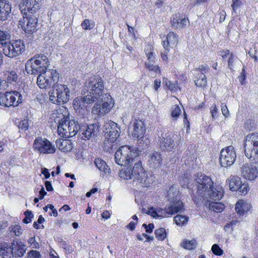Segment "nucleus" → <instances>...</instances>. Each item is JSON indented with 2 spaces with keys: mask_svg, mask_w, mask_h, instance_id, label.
I'll return each mask as SVG.
<instances>
[{
  "mask_svg": "<svg viewBox=\"0 0 258 258\" xmlns=\"http://www.w3.org/2000/svg\"><path fill=\"white\" fill-rule=\"evenodd\" d=\"M60 109L54 110L51 114L50 119L52 121L51 126L57 127L58 134L65 138L66 131H67L68 123L70 120L69 117V113Z\"/></svg>",
  "mask_w": 258,
  "mask_h": 258,
  "instance_id": "39448f33",
  "label": "nucleus"
},
{
  "mask_svg": "<svg viewBox=\"0 0 258 258\" xmlns=\"http://www.w3.org/2000/svg\"><path fill=\"white\" fill-rule=\"evenodd\" d=\"M11 36L7 31L0 30V44L3 48L10 41Z\"/></svg>",
  "mask_w": 258,
  "mask_h": 258,
  "instance_id": "e433bc0d",
  "label": "nucleus"
},
{
  "mask_svg": "<svg viewBox=\"0 0 258 258\" xmlns=\"http://www.w3.org/2000/svg\"><path fill=\"white\" fill-rule=\"evenodd\" d=\"M208 194L203 196L202 198L204 200L207 199L209 201L208 199H210L213 200H219L223 196V191L222 190L221 187L218 186L214 187L213 185L208 190Z\"/></svg>",
  "mask_w": 258,
  "mask_h": 258,
  "instance_id": "393cba45",
  "label": "nucleus"
},
{
  "mask_svg": "<svg viewBox=\"0 0 258 258\" xmlns=\"http://www.w3.org/2000/svg\"><path fill=\"white\" fill-rule=\"evenodd\" d=\"M119 176L124 179H133L134 181H137L143 187H149L153 180L152 176H147L140 161L135 163L132 168L120 170Z\"/></svg>",
  "mask_w": 258,
  "mask_h": 258,
  "instance_id": "f257e3e1",
  "label": "nucleus"
},
{
  "mask_svg": "<svg viewBox=\"0 0 258 258\" xmlns=\"http://www.w3.org/2000/svg\"><path fill=\"white\" fill-rule=\"evenodd\" d=\"M139 152L138 148H133L126 145L122 146L115 153V162L119 165H127L138 157Z\"/></svg>",
  "mask_w": 258,
  "mask_h": 258,
  "instance_id": "20e7f679",
  "label": "nucleus"
},
{
  "mask_svg": "<svg viewBox=\"0 0 258 258\" xmlns=\"http://www.w3.org/2000/svg\"><path fill=\"white\" fill-rule=\"evenodd\" d=\"M104 88V85L101 78L95 76L88 79L84 90L86 93L91 94L93 98L98 101L102 96Z\"/></svg>",
  "mask_w": 258,
  "mask_h": 258,
  "instance_id": "0eeeda50",
  "label": "nucleus"
},
{
  "mask_svg": "<svg viewBox=\"0 0 258 258\" xmlns=\"http://www.w3.org/2000/svg\"><path fill=\"white\" fill-rule=\"evenodd\" d=\"M95 26L93 21L88 19H85L81 24V26L85 30H91Z\"/></svg>",
  "mask_w": 258,
  "mask_h": 258,
  "instance_id": "37998d69",
  "label": "nucleus"
},
{
  "mask_svg": "<svg viewBox=\"0 0 258 258\" xmlns=\"http://www.w3.org/2000/svg\"><path fill=\"white\" fill-rule=\"evenodd\" d=\"M4 79L8 83H11L13 82H16L18 79V75L15 72L7 71L4 75Z\"/></svg>",
  "mask_w": 258,
  "mask_h": 258,
  "instance_id": "c9c22d12",
  "label": "nucleus"
},
{
  "mask_svg": "<svg viewBox=\"0 0 258 258\" xmlns=\"http://www.w3.org/2000/svg\"><path fill=\"white\" fill-rule=\"evenodd\" d=\"M235 58H234V55L231 53L230 54V56L229 57V59H228V68L231 70L232 71L233 70V63H234V62L235 61Z\"/></svg>",
  "mask_w": 258,
  "mask_h": 258,
  "instance_id": "052dcab7",
  "label": "nucleus"
},
{
  "mask_svg": "<svg viewBox=\"0 0 258 258\" xmlns=\"http://www.w3.org/2000/svg\"><path fill=\"white\" fill-rule=\"evenodd\" d=\"M248 186L246 183H242L240 184V185L239 186L238 189L237 190L239 191L241 193L242 195H245L248 190Z\"/></svg>",
  "mask_w": 258,
  "mask_h": 258,
  "instance_id": "5fc2aeb1",
  "label": "nucleus"
},
{
  "mask_svg": "<svg viewBox=\"0 0 258 258\" xmlns=\"http://www.w3.org/2000/svg\"><path fill=\"white\" fill-rule=\"evenodd\" d=\"M49 94L50 100L54 104L63 103L70 99V90L63 84H54Z\"/></svg>",
  "mask_w": 258,
  "mask_h": 258,
  "instance_id": "6e6552de",
  "label": "nucleus"
},
{
  "mask_svg": "<svg viewBox=\"0 0 258 258\" xmlns=\"http://www.w3.org/2000/svg\"><path fill=\"white\" fill-rule=\"evenodd\" d=\"M100 126L99 123L96 122L84 126V128H80L82 138L84 140H94L100 132Z\"/></svg>",
  "mask_w": 258,
  "mask_h": 258,
  "instance_id": "6ab92c4d",
  "label": "nucleus"
},
{
  "mask_svg": "<svg viewBox=\"0 0 258 258\" xmlns=\"http://www.w3.org/2000/svg\"><path fill=\"white\" fill-rule=\"evenodd\" d=\"M178 36L173 32H170L167 35L166 40L162 41L163 46L165 50L169 51V48L175 47L178 42Z\"/></svg>",
  "mask_w": 258,
  "mask_h": 258,
  "instance_id": "b1692460",
  "label": "nucleus"
},
{
  "mask_svg": "<svg viewBox=\"0 0 258 258\" xmlns=\"http://www.w3.org/2000/svg\"><path fill=\"white\" fill-rule=\"evenodd\" d=\"M56 147L63 152H70L73 148V143L71 140L59 139L56 141Z\"/></svg>",
  "mask_w": 258,
  "mask_h": 258,
  "instance_id": "c85d7f7f",
  "label": "nucleus"
},
{
  "mask_svg": "<svg viewBox=\"0 0 258 258\" xmlns=\"http://www.w3.org/2000/svg\"><path fill=\"white\" fill-rule=\"evenodd\" d=\"M171 211V215L175 214L177 213L183 212L184 210V206L181 201L178 200L174 201L172 204L168 207Z\"/></svg>",
  "mask_w": 258,
  "mask_h": 258,
  "instance_id": "473e14b6",
  "label": "nucleus"
},
{
  "mask_svg": "<svg viewBox=\"0 0 258 258\" xmlns=\"http://www.w3.org/2000/svg\"><path fill=\"white\" fill-rule=\"evenodd\" d=\"M45 185L46 187V189L47 191H49L53 190V188L51 183L50 181H46L45 182Z\"/></svg>",
  "mask_w": 258,
  "mask_h": 258,
  "instance_id": "338daca9",
  "label": "nucleus"
},
{
  "mask_svg": "<svg viewBox=\"0 0 258 258\" xmlns=\"http://www.w3.org/2000/svg\"><path fill=\"white\" fill-rule=\"evenodd\" d=\"M179 135L177 134H172V133H167L162 134L160 138V146L161 149L164 151H171L175 146V144L178 145Z\"/></svg>",
  "mask_w": 258,
  "mask_h": 258,
  "instance_id": "2eb2a0df",
  "label": "nucleus"
},
{
  "mask_svg": "<svg viewBox=\"0 0 258 258\" xmlns=\"http://www.w3.org/2000/svg\"><path fill=\"white\" fill-rule=\"evenodd\" d=\"M155 234L157 239L159 240H164L166 237L165 229L161 228L155 230Z\"/></svg>",
  "mask_w": 258,
  "mask_h": 258,
  "instance_id": "79ce46f5",
  "label": "nucleus"
},
{
  "mask_svg": "<svg viewBox=\"0 0 258 258\" xmlns=\"http://www.w3.org/2000/svg\"><path fill=\"white\" fill-rule=\"evenodd\" d=\"M80 126L77 121L70 120L68 123L67 131H66V138L74 137L80 131Z\"/></svg>",
  "mask_w": 258,
  "mask_h": 258,
  "instance_id": "bb28decb",
  "label": "nucleus"
},
{
  "mask_svg": "<svg viewBox=\"0 0 258 258\" xmlns=\"http://www.w3.org/2000/svg\"><path fill=\"white\" fill-rule=\"evenodd\" d=\"M17 123V126L19 128L25 131L28 129L29 121L27 119H24L23 120L19 121Z\"/></svg>",
  "mask_w": 258,
  "mask_h": 258,
  "instance_id": "de8ad7c7",
  "label": "nucleus"
},
{
  "mask_svg": "<svg viewBox=\"0 0 258 258\" xmlns=\"http://www.w3.org/2000/svg\"><path fill=\"white\" fill-rule=\"evenodd\" d=\"M196 85L198 87H203L207 85V78H203L201 79H197L195 81Z\"/></svg>",
  "mask_w": 258,
  "mask_h": 258,
  "instance_id": "6e6d98bb",
  "label": "nucleus"
},
{
  "mask_svg": "<svg viewBox=\"0 0 258 258\" xmlns=\"http://www.w3.org/2000/svg\"><path fill=\"white\" fill-rule=\"evenodd\" d=\"M94 163L100 171L104 172L105 174L110 173V168L104 160L99 158L96 159Z\"/></svg>",
  "mask_w": 258,
  "mask_h": 258,
  "instance_id": "72a5a7b5",
  "label": "nucleus"
},
{
  "mask_svg": "<svg viewBox=\"0 0 258 258\" xmlns=\"http://www.w3.org/2000/svg\"><path fill=\"white\" fill-rule=\"evenodd\" d=\"M155 62H150L146 61L145 63L146 68H147L149 71H153L156 74L160 73V70L158 65L155 64Z\"/></svg>",
  "mask_w": 258,
  "mask_h": 258,
  "instance_id": "ea45409f",
  "label": "nucleus"
},
{
  "mask_svg": "<svg viewBox=\"0 0 258 258\" xmlns=\"http://www.w3.org/2000/svg\"><path fill=\"white\" fill-rule=\"evenodd\" d=\"M226 183L228 184L230 189L232 191H237L241 181L240 178L237 176H230L226 180Z\"/></svg>",
  "mask_w": 258,
  "mask_h": 258,
  "instance_id": "7c9ffc66",
  "label": "nucleus"
},
{
  "mask_svg": "<svg viewBox=\"0 0 258 258\" xmlns=\"http://www.w3.org/2000/svg\"><path fill=\"white\" fill-rule=\"evenodd\" d=\"M23 101L22 95L17 91L0 92V105L6 107L17 106Z\"/></svg>",
  "mask_w": 258,
  "mask_h": 258,
  "instance_id": "f8f14e48",
  "label": "nucleus"
},
{
  "mask_svg": "<svg viewBox=\"0 0 258 258\" xmlns=\"http://www.w3.org/2000/svg\"><path fill=\"white\" fill-rule=\"evenodd\" d=\"M37 84L40 89H46L57 83L58 73L55 70L49 69L38 74Z\"/></svg>",
  "mask_w": 258,
  "mask_h": 258,
  "instance_id": "1a4fd4ad",
  "label": "nucleus"
},
{
  "mask_svg": "<svg viewBox=\"0 0 258 258\" xmlns=\"http://www.w3.org/2000/svg\"><path fill=\"white\" fill-rule=\"evenodd\" d=\"M42 6L41 0H23L19 7L22 16H36Z\"/></svg>",
  "mask_w": 258,
  "mask_h": 258,
  "instance_id": "ddd939ff",
  "label": "nucleus"
},
{
  "mask_svg": "<svg viewBox=\"0 0 258 258\" xmlns=\"http://www.w3.org/2000/svg\"><path fill=\"white\" fill-rule=\"evenodd\" d=\"M176 224L179 226H183L188 221V217L181 215H177L174 218Z\"/></svg>",
  "mask_w": 258,
  "mask_h": 258,
  "instance_id": "4c0bfd02",
  "label": "nucleus"
},
{
  "mask_svg": "<svg viewBox=\"0 0 258 258\" xmlns=\"http://www.w3.org/2000/svg\"><path fill=\"white\" fill-rule=\"evenodd\" d=\"M225 208L224 204L220 202H211L209 204V209L215 212H221Z\"/></svg>",
  "mask_w": 258,
  "mask_h": 258,
  "instance_id": "58836bf2",
  "label": "nucleus"
},
{
  "mask_svg": "<svg viewBox=\"0 0 258 258\" xmlns=\"http://www.w3.org/2000/svg\"><path fill=\"white\" fill-rule=\"evenodd\" d=\"M244 147L245 156L258 163V133L248 134L245 138Z\"/></svg>",
  "mask_w": 258,
  "mask_h": 258,
  "instance_id": "423d86ee",
  "label": "nucleus"
},
{
  "mask_svg": "<svg viewBox=\"0 0 258 258\" xmlns=\"http://www.w3.org/2000/svg\"><path fill=\"white\" fill-rule=\"evenodd\" d=\"M158 218H163L168 217L171 215V211L169 208H165L164 209H158Z\"/></svg>",
  "mask_w": 258,
  "mask_h": 258,
  "instance_id": "a19ab883",
  "label": "nucleus"
},
{
  "mask_svg": "<svg viewBox=\"0 0 258 258\" xmlns=\"http://www.w3.org/2000/svg\"><path fill=\"white\" fill-rule=\"evenodd\" d=\"M236 158V152L232 146L226 147L221 151L219 157L220 163L223 167L231 166Z\"/></svg>",
  "mask_w": 258,
  "mask_h": 258,
  "instance_id": "dca6fc26",
  "label": "nucleus"
},
{
  "mask_svg": "<svg viewBox=\"0 0 258 258\" xmlns=\"http://www.w3.org/2000/svg\"><path fill=\"white\" fill-rule=\"evenodd\" d=\"M198 196L202 198L208 194V190L213 185L212 179L208 176L200 174L195 178Z\"/></svg>",
  "mask_w": 258,
  "mask_h": 258,
  "instance_id": "4468645a",
  "label": "nucleus"
},
{
  "mask_svg": "<svg viewBox=\"0 0 258 258\" xmlns=\"http://www.w3.org/2000/svg\"><path fill=\"white\" fill-rule=\"evenodd\" d=\"M210 110L211 115L213 118L216 117L218 113V109L217 106L215 104H214L212 106H211Z\"/></svg>",
  "mask_w": 258,
  "mask_h": 258,
  "instance_id": "bf43d9fd",
  "label": "nucleus"
},
{
  "mask_svg": "<svg viewBox=\"0 0 258 258\" xmlns=\"http://www.w3.org/2000/svg\"><path fill=\"white\" fill-rule=\"evenodd\" d=\"M242 174L245 179L254 180L258 175V171L254 167L244 166L242 168Z\"/></svg>",
  "mask_w": 258,
  "mask_h": 258,
  "instance_id": "cd10ccee",
  "label": "nucleus"
},
{
  "mask_svg": "<svg viewBox=\"0 0 258 258\" xmlns=\"http://www.w3.org/2000/svg\"><path fill=\"white\" fill-rule=\"evenodd\" d=\"M97 100L93 98L91 94H84L82 97L76 98L73 101V106L78 114H80L81 117H84V115L87 113V105L95 102Z\"/></svg>",
  "mask_w": 258,
  "mask_h": 258,
  "instance_id": "9d476101",
  "label": "nucleus"
},
{
  "mask_svg": "<svg viewBox=\"0 0 258 258\" xmlns=\"http://www.w3.org/2000/svg\"><path fill=\"white\" fill-rule=\"evenodd\" d=\"M246 77L244 74V69H243L240 76L239 77V82L241 84H243L245 80Z\"/></svg>",
  "mask_w": 258,
  "mask_h": 258,
  "instance_id": "69168bd1",
  "label": "nucleus"
},
{
  "mask_svg": "<svg viewBox=\"0 0 258 258\" xmlns=\"http://www.w3.org/2000/svg\"><path fill=\"white\" fill-rule=\"evenodd\" d=\"M24 215L25 216V218L23 220V222L24 223L28 224L31 222V219L33 217V215L31 211L27 210L25 212Z\"/></svg>",
  "mask_w": 258,
  "mask_h": 258,
  "instance_id": "3c124183",
  "label": "nucleus"
},
{
  "mask_svg": "<svg viewBox=\"0 0 258 258\" xmlns=\"http://www.w3.org/2000/svg\"><path fill=\"white\" fill-rule=\"evenodd\" d=\"M48 57L42 54H37L27 61L25 70L28 74L37 75L38 74L48 70Z\"/></svg>",
  "mask_w": 258,
  "mask_h": 258,
  "instance_id": "7ed1b4c3",
  "label": "nucleus"
},
{
  "mask_svg": "<svg viewBox=\"0 0 258 258\" xmlns=\"http://www.w3.org/2000/svg\"><path fill=\"white\" fill-rule=\"evenodd\" d=\"M137 139L138 146L142 149H146L150 145V142L148 138L145 135L140 136L139 138H136Z\"/></svg>",
  "mask_w": 258,
  "mask_h": 258,
  "instance_id": "f704fd0d",
  "label": "nucleus"
},
{
  "mask_svg": "<svg viewBox=\"0 0 258 258\" xmlns=\"http://www.w3.org/2000/svg\"><path fill=\"white\" fill-rule=\"evenodd\" d=\"M211 250L213 253L216 255L221 256L223 253V250L217 244L212 245Z\"/></svg>",
  "mask_w": 258,
  "mask_h": 258,
  "instance_id": "8fccbe9b",
  "label": "nucleus"
},
{
  "mask_svg": "<svg viewBox=\"0 0 258 258\" xmlns=\"http://www.w3.org/2000/svg\"><path fill=\"white\" fill-rule=\"evenodd\" d=\"M25 49V46L20 39L13 40L7 43L3 48V53L9 57L13 58L22 53Z\"/></svg>",
  "mask_w": 258,
  "mask_h": 258,
  "instance_id": "9b49d317",
  "label": "nucleus"
},
{
  "mask_svg": "<svg viewBox=\"0 0 258 258\" xmlns=\"http://www.w3.org/2000/svg\"><path fill=\"white\" fill-rule=\"evenodd\" d=\"M33 148L40 153L52 154L55 152V149L50 142L41 137H38L34 140Z\"/></svg>",
  "mask_w": 258,
  "mask_h": 258,
  "instance_id": "a211bd4d",
  "label": "nucleus"
},
{
  "mask_svg": "<svg viewBox=\"0 0 258 258\" xmlns=\"http://www.w3.org/2000/svg\"><path fill=\"white\" fill-rule=\"evenodd\" d=\"M41 173L44 175L46 179H47L50 177V173L47 168H42Z\"/></svg>",
  "mask_w": 258,
  "mask_h": 258,
  "instance_id": "774afa93",
  "label": "nucleus"
},
{
  "mask_svg": "<svg viewBox=\"0 0 258 258\" xmlns=\"http://www.w3.org/2000/svg\"><path fill=\"white\" fill-rule=\"evenodd\" d=\"M28 256L30 258H39L40 257V254L38 251L31 250L29 252Z\"/></svg>",
  "mask_w": 258,
  "mask_h": 258,
  "instance_id": "e2e57ef3",
  "label": "nucleus"
},
{
  "mask_svg": "<svg viewBox=\"0 0 258 258\" xmlns=\"http://www.w3.org/2000/svg\"><path fill=\"white\" fill-rule=\"evenodd\" d=\"M221 107L223 115L225 117H228L229 115V111L226 104L224 103H222L221 104Z\"/></svg>",
  "mask_w": 258,
  "mask_h": 258,
  "instance_id": "4d7b16f0",
  "label": "nucleus"
},
{
  "mask_svg": "<svg viewBox=\"0 0 258 258\" xmlns=\"http://www.w3.org/2000/svg\"><path fill=\"white\" fill-rule=\"evenodd\" d=\"M28 242L33 248H38L39 247V243L36 241L35 237H30L28 239Z\"/></svg>",
  "mask_w": 258,
  "mask_h": 258,
  "instance_id": "0e129e2a",
  "label": "nucleus"
},
{
  "mask_svg": "<svg viewBox=\"0 0 258 258\" xmlns=\"http://www.w3.org/2000/svg\"><path fill=\"white\" fill-rule=\"evenodd\" d=\"M60 245L65 250L66 252L69 254L72 253L73 251V247L69 245L66 241H64L62 238L59 241Z\"/></svg>",
  "mask_w": 258,
  "mask_h": 258,
  "instance_id": "a18cd8bd",
  "label": "nucleus"
},
{
  "mask_svg": "<svg viewBox=\"0 0 258 258\" xmlns=\"http://www.w3.org/2000/svg\"><path fill=\"white\" fill-rule=\"evenodd\" d=\"M181 109L177 105H175L174 108L171 111V116L174 120H176L180 114Z\"/></svg>",
  "mask_w": 258,
  "mask_h": 258,
  "instance_id": "09e8293b",
  "label": "nucleus"
},
{
  "mask_svg": "<svg viewBox=\"0 0 258 258\" xmlns=\"http://www.w3.org/2000/svg\"><path fill=\"white\" fill-rule=\"evenodd\" d=\"M102 99L100 98L98 101H96V102L92 108V112L94 114L104 115L110 111V105L107 101H103Z\"/></svg>",
  "mask_w": 258,
  "mask_h": 258,
  "instance_id": "4be33fe9",
  "label": "nucleus"
},
{
  "mask_svg": "<svg viewBox=\"0 0 258 258\" xmlns=\"http://www.w3.org/2000/svg\"><path fill=\"white\" fill-rule=\"evenodd\" d=\"M163 83L167 86L168 89L171 91L175 90L178 87L177 81H175L174 83H172L166 78H164L163 79Z\"/></svg>",
  "mask_w": 258,
  "mask_h": 258,
  "instance_id": "49530a36",
  "label": "nucleus"
},
{
  "mask_svg": "<svg viewBox=\"0 0 258 258\" xmlns=\"http://www.w3.org/2000/svg\"><path fill=\"white\" fill-rule=\"evenodd\" d=\"M189 22L186 18L179 14L173 15L171 18V25L173 28L182 29L189 25Z\"/></svg>",
  "mask_w": 258,
  "mask_h": 258,
  "instance_id": "412c9836",
  "label": "nucleus"
},
{
  "mask_svg": "<svg viewBox=\"0 0 258 258\" xmlns=\"http://www.w3.org/2000/svg\"><path fill=\"white\" fill-rule=\"evenodd\" d=\"M209 68L207 65H200L199 67L196 69L195 72H199L200 74H205L209 72Z\"/></svg>",
  "mask_w": 258,
  "mask_h": 258,
  "instance_id": "864d4df0",
  "label": "nucleus"
},
{
  "mask_svg": "<svg viewBox=\"0 0 258 258\" xmlns=\"http://www.w3.org/2000/svg\"><path fill=\"white\" fill-rule=\"evenodd\" d=\"M11 232L14 233L16 236H19L22 234L23 230L20 225H15L12 228Z\"/></svg>",
  "mask_w": 258,
  "mask_h": 258,
  "instance_id": "603ef678",
  "label": "nucleus"
},
{
  "mask_svg": "<svg viewBox=\"0 0 258 258\" xmlns=\"http://www.w3.org/2000/svg\"><path fill=\"white\" fill-rule=\"evenodd\" d=\"M23 21H20V23H23L22 26L23 30L26 33H33L36 30L37 24V16H23Z\"/></svg>",
  "mask_w": 258,
  "mask_h": 258,
  "instance_id": "aec40b11",
  "label": "nucleus"
},
{
  "mask_svg": "<svg viewBox=\"0 0 258 258\" xmlns=\"http://www.w3.org/2000/svg\"><path fill=\"white\" fill-rule=\"evenodd\" d=\"M11 12V6L4 1L0 2V21H4Z\"/></svg>",
  "mask_w": 258,
  "mask_h": 258,
  "instance_id": "c756f323",
  "label": "nucleus"
},
{
  "mask_svg": "<svg viewBox=\"0 0 258 258\" xmlns=\"http://www.w3.org/2000/svg\"><path fill=\"white\" fill-rule=\"evenodd\" d=\"M158 209H155L153 207L150 208L148 211V214L150 215L154 218H158Z\"/></svg>",
  "mask_w": 258,
  "mask_h": 258,
  "instance_id": "680f3d73",
  "label": "nucleus"
},
{
  "mask_svg": "<svg viewBox=\"0 0 258 258\" xmlns=\"http://www.w3.org/2000/svg\"><path fill=\"white\" fill-rule=\"evenodd\" d=\"M250 207V205L242 200L238 201L235 206V210L239 215H243L245 212L248 211Z\"/></svg>",
  "mask_w": 258,
  "mask_h": 258,
  "instance_id": "2f4dec72",
  "label": "nucleus"
},
{
  "mask_svg": "<svg viewBox=\"0 0 258 258\" xmlns=\"http://www.w3.org/2000/svg\"><path fill=\"white\" fill-rule=\"evenodd\" d=\"M26 246L20 240L11 243L5 242L0 244V256L3 258L22 257L26 252Z\"/></svg>",
  "mask_w": 258,
  "mask_h": 258,
  "instance_id": "f03ea898",
  "label": "nucleus"
},
{
  "mask_svg": "<svg viewBox=\"0 0 258 258\" xmlns=\"http://www.w3.org/2000/svg\"><path fill=\"white\" fill-rule=\"evenodd\" d=\"M104 137L108 141L114 143L120 133V127L112 121H108L104 125Z\"/></svg>",
  "mask_w": 258,
  "mask_h": 258,
  "instance_id": "f3484780",
  "label": "nucleus"
},
{
  "mask_svg": "<svg viewBox=\"0 0 258 258\" xmlns=\"http://www.w3.org/2000/svg\"><path fill=\"white\" fill-rule=\"evenodd\" d=\"M146 127L145 123L141 120L136 119L133 123V131L132 136L133 138H139L145 135Z\"/></svg>",
  "mask_w": 258,
  "mask_h": 258,
  "instance_id": "5701e85b",
  "label": "nucleus"
},
{
  "mask_svg": "<svg viewBox=\"0 0 258 258\" xmlns=\"http://www.w3.org/2000/svg\"><path fill=\"white\" fill-rule=\"evenodd\" d=\"M183 247L187 249L191 250L195 248L197 246L196 240H185L182 244Z\"/></svg>",
  "mask_w": 258,
  "mask_h": 258,
  "instance_id": "c03bdc74",
  "label": "nucleus"
},
{
  "mask_svg": "<svg viewBox=\"0 0 258 258\" xmlns=\"http://www.w3.org/2000/svg\"><path fill=\"white\" fill-rule=\"evenodd\" d=\"M241 4V0H233V3L231 6L233 12L236 13L237 9L240 7Z\"/></svg>",
  "mask_w": 258,
  "mask_h": 258,
  "instance_id": "13d9d810",
  "label": "nucleus"
},
{
  "mask_svg": "<svg viewBox=\"0 0 258 258\" xmlns=\"http://www.w3.org/2000/svg\"><path fill=\"white\" fill-rule=\"evenodd\" d=\"M148 162L150 166L153 168H158L162 165L161 154L158 152H153L149 155Z\"/></svg>",
  "mask_w": 258,
  "mask_h": 258,
  "instance_id": "a878e982",
  "label": "nucleus"
}]
</instances>
